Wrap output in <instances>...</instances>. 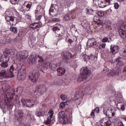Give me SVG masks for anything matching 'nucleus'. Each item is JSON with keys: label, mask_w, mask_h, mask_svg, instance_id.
Masks as SVG:
<instances>
[{"label": "nucleus", "mask_w": 126, "mask_h": 126, "mask_svg": "<svg viewBox=\"0 0 126 126\" xmlns=\"http://www.w3.org/2000/svg\"><path fill=\"white\" fill-rule=\"evenodd\" d=\"M35 115L37 117H44V114H43V113L41 111H37Z\"/></svg>", "instance_id": "nucleus-39"}, {"label": "nucleus", "mask_w": 126, "mask_h": 126, "mask_svg": "<svg viewBox=\"0 0 126 126\" xmlns=\"http://www.w3.org/2000/svg\"><path fill=\"white\" fill-rule=\"evenodd\" d=\"M15 119L20 121L23 120V112L20 110H16L14 114Z\"/></svg>", "instance_id": "nucleus-17"}, {"label": "nucleus", "mask_w": 126, "mask_h": 126, "mask_svg": "<svg viewBox=\"0 0 126 126\" xmlns=\"http://www.w3.org/2000/svg\"><path fill=\"white\" fill-rule=\"evenodd\" d=\"M66 85H68V84H69V82H68L67 83L65 84Z\"/></svg>", "instance_id": "nucleus-63"}, {"label": "nucleus", "mask_w": 126, "mask_h": 126, "mask_svg": "<svg viewBox=\"0 0 126 126\" xmlns=\"http://www.w3.org/2000/svg\"><path fill=\"white\" fill-rule=\"evenodd\" d=\"M31 6H32V2L26 1L22 5L21 8L23 11H29Z\"/></svg>", "instance_id": "nucleus-15"}, {"label": "nucleus", "mask_w": 126, "mask_h": 126, "mask_svg": "<svg viewBox=\"0 0 126 126\" xmlns=\"http://www.w3.org/2000/svg\"><path fill=\"white\" fill-rule=\"evenodd\" d=\"M10 31H12L13 33H14V34H17V32H18V31L17 30V28L14 27H11L10 28Z\"/></svg>", "instance_id": "nucleus-33"}, {"label": "nucleus", "mask_w": 126, "mask_h": 126, "mask_svg": "<svg viewBox=\"0 0 126 126\" xmlns=\"http://www.w3.org/2000/svg\"><path fill=\"white\" fill-rule=\"evenodd\" d=\"M105 47H106V43H103L100 45L99 46V49H104L105 48Z\"/></svg>", "instance_id": "nucleus-50"}, {"label": "nucleus", "mask_w": 126, "mask_h": 126, "mask_svg": "<svg viewBox=\"0 0 126 126\" xmlns=\"http://www.w3.org/2000/svg\"><path fill=\"white\" fill-rule=\"evenodd\" d=\"M36 56L32 55L28 59V62L30 64H34V63H36Z\"/></svg>", "instance_id": "nucleus-23"}, {"label": "nucleus", "mask_w": 126, "mask_h": 126, "mask_svg": "<svg viewBox=\"0 0 126 126\" xmlns=\"http://www.w3.org/2000/svg\"><path fill=\"white\" fill-rule=\"evenodd\" d=\"M17 89H13L11 92L7 93L5 95V102L7 104L11 100H13L15 104H17L19 107H21V103L19 100V96L17 95Z\"/></svg>", "instance_id": "nucleus-1"}, {"label": "nucleus", "mask_w": 126, "mask_h": 126, "mask_svg": "<svg viewBox=\"0 0 126 126\" xmlns=\"http://www.w3.org/2000/svg\"><path fill=\"white\" fill-rule=\"evenodd\" d=\"M56 6H57V5L52 4L49 9V14L52 16V17L56 16L57 14V12H56L57 11L56 10V9H55Z\"/></svg>", "instance_id": "nucleus-20"}, {"label": "nucleus", "mask_w": 126, "mask_h": 126, "mask_svg": "<svg viewBox=\"0 0 126 126\" xmlns=\"http://www.w3.org/2000/svg\"><path fill=\"white\" fill-rule=\"evenodd\" d=\"M45 23H49V19L47 17H45Z\"/></svg>", "instance_id": "nucleus-59"}, {"label": "nucleus", "mask_w": 126, "mask_h": 126, "mask_svg": "<svg viewBox=\"0 0 126 126\" xmlns=\"http://www.w3.org/2000/svg\"><path fill=\"white\" fill-rule=\"evenodd\" d=\"M60 98L62 99V100H66V99H67V95L65 94H62L60 96Z\"/></svg>", "instance_id": "nucleus-44"}, {"label": "nucleus", "mask_w": 126, "mask_h": 126, "mask_svg": "<svg viewBox=\"0 0 126 126\" xmlns=\"http://www.w3.org/2000/svg\"><path fill=\"white\" fill-rule=\"evenodd\" d=\"M111 0H98V4L99 7H100L101 8H104V7H106V6L110 5V3H111Z\"/></svg>", "instance_id": "nucleus-14"}, {"label": "nucleus", "mask_w": 126, "mask_h": 126, "mask_svg": "<svg viewBox=\"0 0 126 126\" xmlns=\"http://www.w3.org/2000/svg\"><path fill=\"white\" fill-rule=\"evenodd\" d=\"M80 74L82 80H85L87 79V77L91 74V70L87 67H83L80 69Z\"/></svg>", "instance_id": "nucleus-4"}, {"label": "nucleus", "mask_w": 126, "mask_h": 126, "mask_svg": "<svg viewBox=\"0 0 126 126\" xmlns=\"http://www.w3.org/2000/svg\"><path fill=\"white\" fill-rule=\"evenodd\" d=\"M110 51L113 55H116L119 53V46L112 44L110 46Z\"/></svg>", "instance_id": "nucleus-22"}, {"label": "nucleus", "mask_w": 126, "mask_h": 126, "mask_svg": "<svg viewBox=\"0 0 126 126\" xmlns=\"http://www.w3.org/2000/svg\"><path fill=\"white\" fill-rule=\"evenodd\" d=\"M106 123V126H110L111 125V122L109 120V119L103 118V120Z\"/></svg>", "instance_id": "nucleus-35"}, {"label": "nucleus", "mask_w": 126, "mask_h": 126, "mask_svg": "<svg viewBox=\"0 0 126 126\" xmlns=\"http://www.w3.org/2000/svg\"><path fill=\"white\" fill-rule=\"evenodd\" d=\"M14 69L15 68L13 66V65H11L8 73L6 72L5 70L0 68V77L1 78H5L6 79L11 78V77H14V75L13 74V71H14Z\"/></svg>", "instance_id": "nucleus-2"}, {"label": "nucleus", "mask_w": 126, "mask_h": 126, "mask_svg": "<svg viewBox=\"0 0 126 126\" xmlns=\"http://www.w3.org/2000/svg\"><path fill=\"white\" fill-rule=\"evenodd\" d=\"M10 21L15 23V22H17V18L14 16H10Z\"/></svg>", "instance_id": "nucleus-36"}, {"label": "nucleus", "mask_w": 126, "mask_h": 126, "mask_svg": "<svg viewBox=\"0 0 126 126\" xmlns=\"http://www.w3.org/2000/svg\"><path fill=\"white\" fill-rule=\"evenodd\" d=\"M27 58H28V53L26 52L20 51L17 53L16 56V59L20 62H23V60Z\"/></svg>", "instance_id": "nucleus-9"}, {"label": "nucleus", "mask_w": 126, "mask_h": 126, "mask_svg": "<svg viewBox=\"0 0 126 126\" xmlns=\"http://www.w3.org/2000/svg\"><path fill=\"white\" fill-rule=\"evenodd\" d=\"M93 111H94V112L96 113V114H99L100 112V108L98 107H97Z\"/></svg>", "instance_id": "nucleus-47"}, {"label": "nucleus", "mask_w": 126, "mask_h": 126, "mask_svg": "<svg viewBox=\"0 0 126 126\" xmlns=\"http://www.w3.org/2000/svg\"><path fill=\"white\" fill-rule=\"evenodd\" d=\"M116 63H117L118 66H122L124 65V63L122 61V58L119 57L116 60Z\"/></svg>", "instance_id": "nucleus-31"}, {"label": "nucleus", "mask_w": 126, "mask_h": 126, "mask_svg": "<svg viewBox=\"0 0 126 126\" xmlns=\"http://www.w3.org/2000/svg\"><path fill=\"white\" fill-rule=\"evenodd\" d=\"M58 117L61 120V121H62L63 122V124H66L68 123V120L67 119V117L66 116V115L65 114V113L64 111H60L59 112L58 114Z\"/></svg>", "instance_id": "nucleus-12"}, {"label": "nucleus", "mask_w": 126, "mask_h": 126, "mask_svg": "<svg viewBox=\"0 0 126 126\" xmlns=\"http://www.w3.org/2000/svg\"><path fill=\"white\" fill-rule=\"evenodd\" d=\"M100 126H106V122L103 121V120L101 121Z\"/></svg>", "instance_id": "nucleus-53"}, {"label": "nucleus", "mask_w": 126, "mask_h": 126, "mask_svg": "<svg viewBox=\"0 0 126 126\" xmlns=\"http://www.w3.org/2000/svg\"><path fill=\"white\" fill-rule=\"evenodd\" d=\"M44 25V24L42 23L41 22H40L39 23H33L30 25V28L32 29H36V30H38V29H40L41 27H43Z\"/></svg>", "instance_id": "nucleus-18"}, {"label": "nucleus", "mask_w": 126, "mask_h": 126, "mask_svg": "<svg viewBox=\"0 0 126 126\" xmlns=\"http://www.w3.org/2000/svg\"><path fill=\"white\" fill-rule=\"evenodd\" d=\"M126 25L125 23L122 24L120 26V29L119 30L120 36L122 39H125L126 37Z\"/></svg>", "instance_id": "nucleus-11"}, {"label": "nucleus", "mask_w": 126, "mask_h": 126, "mask_svg": "<svg viewBox=\"0 0 126 126\" xmlns=\"http://www.w3.org/2000/svg\"><path fill=\"white\" fill-rule=\"evenodd\" d=\"M8 108H10V109H12L13 108V105L9 104L8 105Z\"/></svg>", "instance_id": "nucleus-60"}, {"label": "nucleus", "mask_w": 126, "mask_h": 126, "mask_svg": "<svg viewBox=\"0 0 126 126\" xmlns=\"http://www.w3.org/2000/svg\"><path fill=\"white\" fill-rule=\"evenodd\" d=\"M73 56L69 52H64L61 54V59H62V62H65L67 63V61L69 59H71Z\"/></svg>", "instance_id": "nucleus-10"}, {"label": "nucleus", "mask_w": 126, "mask_h": 126, "mask_svg": "<svg viewBox=\"0 0 126 126\" xmlns=\"http://www.w3.org/2000/svg\"><path fill=\"white\" fill-rule=\"evenodd\" d=\"M0 43L1 44H5V40L0 38Z\"/></svg>", "instance_id": "nucleus-57"}, {"label": "nucleus", "mask_w": 126, "mask_h": 126, "mask_svg": "<svg viewBox=\"0 0 126 126\" xmlns=\"http://www.w3.org/2000/svg\"><path fill=\"white\" fill-rule=\"evenodd\" d=\"M116 124L117 126H124L123 122L121 121V120H117Z\"/></svg>", "instance_id": "nucleus-42"}, {"label": "nucleus", "mask_w": 126, "mask_h": 126, "mask_svg": "<svg viewBox=\"0 0 126 126\" xmlns=\"http://www.w3.org/2000/svg\"><path fill=\"white\" fill-rule=\"evenodd\" d=\"M97 45V40L95 38H91L89 39L87 43V48H91L93 46Z\"/></svg>", "instance_id": "nucleus-19"}, {"label": "nucleus", "mask_w": 126, "mask_h": 126, "mask_svg": "<svg viewBox=\"0 0 126 126\" xmlns=\"http://www.w3.org/2000/svg\"><path fill=\"white\" fill-rule=\"evenodd\" d=\"M53 116H54V111H53L52 110H49L48 112V118H47L48 120L45 122V124L46 125H50V124H51V119L53 118Z\"/></svg>", "instance_id": "nucleus-24"}, {"label": "nucleus", "mask_w": 126, "mask_h": 126, "mask_svg": "<svg viewBox=\"0 0 126 126\" xmlns=\"http://www.w3.org/2000/svg\"><path fill=\"white\" fill-rule=\"evenodd\" d=\"M108 71H109V68L107 67H104L102 70V73H106V72H108Z\"/></svg>", "instance_id": "nucleus-48"}, {"label": "nucleus", "mask_w": 126, "mask_h": 126, "mask_svg": "<svg viewBox=\"0 0 126 126\" xmlns=\"http://www.w3.org/2000/svg\"><path fill=\"white\" fill-rule=\"evenodd\" d=\"M111 115L112 117H115V112H112Z\"/></svg>", "instance_id": "nucleus-62"}, {"label": "nucleus", "mask_w": 126, "mask_h": 126, "mask_svg": "<svg viewBox=\"0 0 126 126\" xmlns=\"http://www.w3.org/2000/svg\"><path fill=\"white\" fill-rule=\"evenodd\" d=\"M90 116L91 117H92V118H94L95 117V111L93 110L92 113H91Z\"/></svg>", "instance_id": "nucleus-52"}, {"label": "nucleus", "mask_w": 126, "mask_h": 126, "mask_svg": "<svg viewBox=\"0 0 126 126\" xmlns=\"http://www.w3.org/2000/svg\"><path fill=\"white\" fill-rule=\"evenodd\" d=\"M82 59H83L84 61L85 62H86V63H87V62L89 61V56L87 55H83Z\"/></svg>", "instance_id": "nucleus-37"}, {"label": "nucleus", "mask_w": 126, "mask_h": 126, "mask_svg": "<svg viewBox=\"0 0 126 126\" xmlns=\"http://www.w3.org/2000/svg\"><path fill=\"white\" fill-rule=\"evenodd\" d=\"M54 22H59L60 21V19L59 18H53L52 20Z\"/></svg>", "instance_id": "nucleus-56"}, {"label": "nucleus", "mask_w": 126, "mask_h": 126, "mask_svg": "<svg viewBox=\"0 0 126 126\" xmlns=\"http://www.w3.org/2000/svg\"><path fill=\"white\" fill-rule=\"evenodd\" d=\"M79 47H80V49H81V44H80V45H79Z\"/></svg>", "instance_id": "nucleus-64"}, {"label": "nucleus", "mask_w": 126, "mask_h": 126, "mask_svg": "<svg viewBox=\"0 0 126 126\" xmlns=\"http://www.w3.org/2000/svg\"><path fill=\"white\" fill-rule=\"evenodd\" d=\"M68 42L70 44H71V43H72V42H73V41H72V39H68Z\"/></svg>", "instance_id": "nucleus-61"}, {"label": "nucleus", "mask_w": 126, "mask_h": 126, "mask_svg": "<svg viewBox=\"0 0 126 126\" xmlns=\"http://www.w3.org/2000/svg\"><path fill=\"white\" fill-rule=\"evenodd\" d=\"M95 58H97L95 57V56L93 55V54H91L90 56H89V61L90 63H92L94 60H95Z\"/></svg>", "instance_id": "nucleus-34"}, {"label": "nucleus", "mask_w": 126, "mask_h": 126, "mask_svg": "<svg viewBox=\"0 0 126 126\" xmlns=\"http://www.w3.org/2000/svg\"><path fill=\"white\" fill-rule=\"evenodd\" d=\"M37 58H38L39 60H38V63H43L44 62V59H43V57L42 56H40L38 55L37 56Z\"/></svg>", "instance_id": "nucleus-43"}, {"label": "nucleus", "mask_w": 126, "mask_h": 126, "mask_svg": "<svg viewBox=\"0 0 126 126\" xmlns=\"http://www.w3.org/2000/svg\"><path fill=\"white\" fill-rule=\"evenodd\" d=\"M84 96V94L83 93V92H82V91H80L76 93L75 98L76 99H77V100H78L79 98H83Z\"/></svg>", "instance_id": "nucleus-28"}, {"label": "nucleus", "mask_w": 126, "mask_h": 126, "mask_svg": "<svg viewBox=\"0 0 126 126\" xmlns=\"http://www.w3.org/2000/svg\"><path fill=\"white\" fill-rule=\"evenodd\" d=\"M10 1L12 4L17 5L19 4V0H10Z\"/></svg>", "instance_id": "nucleus-38"}, {"label": "nucleus", "mask_w": 126, "mask_h": 126, "mask_svg": "<svg viewBox=\"0 0 126 126\" xmlns=\"http://www.w3.org/2000/svg\"><path fill=\"white\" fill-rule=\"evenodd\" d=\"M81 24L82 27H85V26L86 25V21H85V20L82 21Z\"/></svg>", "instance_id": "nucleus-49"}, {"label": "nucleus", "mask_w": 126, "mask_h": 126, "mask_svg": "<svg viewBox=\"0 0 126 126\" xmlns=\"http://www.w3.org/2000/svg\"><path fill=\"white\" fill-rule=\"evenodd\" d=\"M107 94H108L109 96H110V99L112 98H114L115 97H116V98L122 97V94H121V93L113 92V91L111 90L107 91Z\"/></svg>", "instance_id": "nucleus-13"}, {"label": "nucleus", "mask_w": 126, "mask_h": 126, "mask_svg": "<svg viewBox=\"0 0 126 126\" xmlns=\"http://www.w3.org/2000/svg\"><path fill=\"white\" fill-rule=\"evenodd\" d=\"M46 91L47 88L46 87V86L44 85H40L37 87V91L41 95H43V94H44Z\"/></svg>", "instance_id": "nucleus-21"}, {"label": "nucleus", "mask_w": 126, "mask_h": 126, "mask_svg": "<svg viewBox=\"0 0 126 126\" xmlns=\"http://www.w3.org/2000/svg\"><path fill=\"white\" fill-rule=\"evenodd\" d=\"M57 71L58 76H63L65 73V69L64 68L59 67L57 69Z\"/></svg>", "instance_id": "nucleus-25"}, {"label": "nucleus", "mask_w": 126, "mask_h": 126, "mask_svg": "<svg viewBox=\"0 0 126 126\" xmlns=\"http://www.w3.org/2000/svg\"><path fill=\"white\" fill-rule=\"evenodd\" d=\"M39 76H40V73L38 70H33L31 72L29 73V77L33 83L37 82L38 81V78H39Z\"/></svg>", "instance_id": "nucleus-6"}, {"label": "nucleus", "mask_w": 126, "mask_h": 126, "mask_svg": "<svg viewBox=\"0 0 126 126\" xmlns=\"http://www.w3.org/2000/svg\"><path fill=\"white\" fill-rule=\"evenodd\" d=\"M45 10L40 5H38L35 12V18L38 21L42 19V15L44 14Z\"/></svg>", "instance_id": "nucleus-7"}, {"label": "nucleus", "mask_w": 126, "mask_h": 126, "mask_svg": "<svg viewBox=\"0 0 126 126\" xmlns=\"http://www.w3.org/2000/svg\"><path fill=\"white\" fill-rule=\"evenodd\" d=\"M69 103H70V100H67L65 102H61L59 105V107L61 109H64L65 106H67Z\"/></svg>", "instance_id": "nucleus-27"}, {"label": "nucleus", "mask_w": 126, "mask_h": 126, "mask_svg": "<svg viewBox=\"0 0 126 126\" xmlns=\"http://www.w3.org/2000/svg\"><path fill=\"white\" fill-rule=\"evenodd\" d=\"M19 70L18 72L17 77L19 80H24L26 76V68L25 66L22 65L20 66Z\"/></svg>", "instance_id": "nucleus-5"}, {"label": "nucleus", "mask_w": 126, "mask_h": 126, "mask_svg": "<svg viewBox=\"0 0 126 126\" xmlns=\"http://www.w3.org/2000/svg\"><path fill=\"white\" fill-rule=\"evenodd\" d=\"M86 11H87V13L88 14H91V15L93 14V12H94L93 10L91 9H87Z\"/></svg>", "instance_id": "nucleus-46"}, {"label": "nucleus", "mask_w": 126, "mask_h": 126, "mask_svg": "<svg viewBox=\"0 0 126 126\" xmlns=\"http://www.w3.org/2000/svg\"><path fill=\"white\" fill-rule=\"evenodd\" d=\"M121 74V69L118 68L116 70L114 69H112L109 73L107 74V76L108 77H111V76H119Z\"/></svg>", "instance_id": "nucleus-16"}, {"label": "nucleus", "mask_w": 126, "mask_h": 126, "mask_svg": "<svg viewBox=\"0 0 126 126\" xmlns=\"http://www.w3.org/2000/svg\"><path fill=\"white\" fill-rule=\"evenodd\" d=\"M6 21L8 22V24L11 25V23L10 22V16H7L5 17Z\"/></svg>", "instance_id": "nucleus-40"}, {"label": "nucleus", "mask_w": 126, "mask_h": 126, "mask_svg": "<svg viewBox=\"0 0 126 126\" xmlns=\"http://www.w3.org/2000/svg\"><path fill=\"white\" fill-rule=\"evenodd\" d=\"M108 40H109V39L105 37L102 39V42L103 43H106V42H108Z\"/></svg>", "instance_id": "nucleus-54"}, {"label": "nucleus", "mask_w": 126, "mask_h": 126, "mask_svg": "<svg viewBox=\"0 0 126 126\" xmlns=\"http://www.w3.org/2000/svg\"><path fill=\"white\" fill-rule=\"evenodd\" d=\"M94 21L97 23L98 25H103V21L98 16H95L94 17Z\"/></svg>", "instance_id": "nucleus-26"}, {"label": "nucleus", "mask_w": 126, "mask_h": 126, "mask_svg": "<svg viewBox=\"0 0 126 126\" xmlns=\"http://www.w3.org/2000/svg\"><path fill=\"white\" fill-rule=\"evenodd\" d=\"M0 62L1 63L0 64V66L1 67H3V68H5L8 66V64L7 63V61H5V62L3 61L2 59H0Z\"/></svg>", "instance_id": "nucleus-30"}, {"label": "nucleus", "mask_w": 126, "mask_h": 126, "mask_svg": "<svg viewBox=\"0 0 126 126\" xmlns=\"http://www.w3.org/2000/svg\"><path fill=\"white\" fill-rule=\"evenodd\" d=\"M52 30L55 34L57 37H62L63 38L64 36V31L62 32L61 30V25L57 24L52 28Z\"/></svg>", "instance_id": "nucleus-3"}, {"label": "nucleus", "mask_w": 126, "mask_h": 126, "mask_svg": "<svg viewBox=\"0 0 126 126\" xmlns=\"http://www.w3.org/2000/svg\"><path fill=\"white\" fill-rule=\"evenodd\" d=\"M84 87L87 90H91V86L89 84H87L86 85H85Z\"/></svg>", "instance_id": "nucleus-45"}, {"label": "nucleus", "mask_w": 126, "mask_h": 126, "mask_svg": "<svg viewBox=\"0 0 126 126\" xmlns=\"http://www.w3.org/2000/svg\"><path fill=\"white\" fill-rule=\"evenodd\" d=\"M119 7H120V5H119V3H118V2H115L114 3V8L115 9H118Z\"/></svg>", "instance_id": "nucleus-51"}, {"label": "nucleus", "mask_w": 126, "mask_h": 126, "mask_svg": "<svg viewBox=\"0 0 126 126\" xmlns=\"http://www.w3.org/2000/svg\"><path fill=\"white\" fill-rule=\"evenodd\" d=\"M117 107L118 110L121 111H125V109H126V107H125V105H123V103L122 102H118L117 104Z\"/></svg>", "instance_id": "nucleus-29"}, {"label": "nucleus", "mask_w": 126, "mask_h": 126, "mask_svg": "<svg viewBox=\"0 0 126 126\" xmlns=\"http://www.w3.org/2000/svg\"><path fill=\"white\" fill-rule=\"evenodd\" d=\"M4 53H5V54H6V55L7 56H9V55H10V53H9V52H8V50L4 51Z\"/></svg>", "instance_id": "nucleus-58"}, {"label": "nucleus", "mask_w": 126, "mask_h": 126, "mask_svg": "<svg viewBox=\"0 0 126 126\" xmlns=\"http://www.w3.org/2000/svg\"><path fill=\"white\" fill-rule=\"evenodd\" d=\"M22 106L24 107H27V108H32L35 105V100L33 99H26L22 98L21 100Z\"/></svg>", "instance_id": "nucleus-8"}, {"label": "nucleus", "mask_w": 126, "mask_h": 126, "mask_svg": "<svg viewBox=\"0 0 126 126\" xmlns=\"http://www.w3.org/2000/svg\"><path fill=\"white\" fill-rule=\"evenodd\" d=\"M97 16L102 18V17H104V12H103L102 11H98L97 12Z\"/></svg>", "instance_id": "nucleus-41"}, {"label": "nucleus", "mask_w": 126, "mask_h": 126, "mask_svg": "<svg viewBox=\"0 0 126 126\" xmlns=\"http://www.w3.org/2000/svg\"><path fill=\"white\" fill-rule=\"evenodd\" d=\"M64 19L65 20H66V21H68L69 20H70V18L69 16H65L64 17Z\"/></svg>", "instance_id": "nucleus-55"}, {"label": "nucleus", "mask_w": 126, "mask_h": 126, "mask_svg": "<svg viewBox=\"0 0 126 126\" xmlns=\"http://www.w3.org/2000/svg\"><path fill=\"white\" fill-rule=\"evenodd\" d=\"M103 112L107 117H110L112 115V109H108L106 111L104 110Z\"/></svg>", "instance_id": "nucleus-32"}]
</instances>
